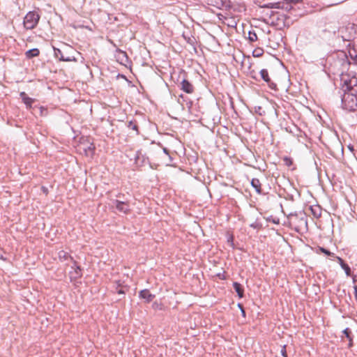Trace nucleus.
Here are the masks:
<instances>
[{"instance_id":"1","label":"nucleus","mask_w":357,"mask_h":357,"mask_svg":"<svg viewBox=\"0 0 357 357\" xmlns=\"http://www.w3.org/2000/svg\"><path fill=\"white\" fill-rule=\"evenodd\" d=\"M287 218L290 225L296 231L307 228V215L304 211H299L295 213H291L287 216Z\"/></svg>"},{"instance_id":"2","label":"nucleus","mask_w":357,"mask_h":357,"mask_svg":"<svg viewBox=\"0 0 357 357\" xmlns=\"http://www.w3.org/2000/svg\"><path fill=\"white\" fill-rule=\"evenodd\" d=\"M270 18L271 19L272 25L277 26L279 29H282L286 26L289 27L290 26L289 22H287L289 17L284 14L271 11L270 14Z\"/></svg>"},{"instance_id":"3","label":"nucleus","mask_w":357,"mask_h":357,"mask_svg":"<svg viewBox=\"0 0 357 357\" xmlns=\"http://www.w3.org/2000/svg\"><path fill=\"white\" fill-rule=\"evenodd\" d=\"M342 107L349 111H354L357 107V93L349 91L342 98Z\"/></svg>"},{"instance_id":"4","label":"nucleus","mask_w":357,"mask_h":357,"mask_svg":"<svg viewBox=\"0 0 357 357\" xmlns=\"http://www.w3.org/2000/svg\"><path fill=\"white\" fill-rule=\"evenodd\" d=\"M40 20V15L34 11L29 12L24 18V26L26 29H34Z\"/></svg>"},{"instance_id":"5","label":"nucleus","mask_w":357,"mask_h":357,"mask_svg":"<svg viewBox=\"0 0 357 357\" xmlns=\"http://www.w3.org/2000/svg\"><path fill=\"white\" fill-rule=\"evenodd\" d=\"M112 207L115 208L119 213L128 214L131 211L129 200L111 199Z\"/></svg>"},{"instance_id":"6","label":"nucleus","mask_w":357,"mask_h":357,"mask_svg":"<svg viewBox=\"0 0 357 357\" xmlns=\"http://www.w3.org/2000/svg\"><path fill=\"white\" fill-rule=\"evenodd\" d=\"M208 4L218 9L229 8L231 7L229 0H208Z\"/></svg>"},{"instance_id":"7","label":"nucleus","mask_w":357,"mask_h":357,"mask_svg":"<svg viewBox=\"0 0 357 357\" xmlns=\"http://www.w3.org/2000/svg\"><path fill=\"white\" fill-rule=\"evenodd\" d=\"M259 73L261 78L268 84L271 89L275 90L277 89L276 84L271 81V78L269 77L268 72L266 69L261 70Z\"/></svg>"},{"instance_id":"8","label":"nucleus","mask_w":357,"mask_h":357,"mask_svg":"<svg viewBox=\"0 0 357 357\" xmlns=\"http://www.w3.org/2000/svg\"><path fill=\"white\" fill-rule=\"evenodd\" d=\"M181 89L186 93H192L195 88L188 79L183 78L181 82Z\"/></svg>"},{"instance_id":"9","label":"nucleus","mask_w":357,"mask_h":357,"mask_svg":"<svg viewBox=\"0 0 357 357\" xmlns=\"http://www.w3.org/2000/svg\"><path fill=\"white\" fill-rule=\"evenodd\" d=\"M344 84L347 86V89L353 93H357V78L356 77H352L349 81H345Z\"/></svg>"},{"instance_id":"10","label":"nucleus","mask_w":357,"mask_h":357,"mask_svg":"<svg viewBox=\"0 0 357 357\" xmlns=\"http://www.w3.org/2000/svg\"><path fill=\"white\" fill-rule=\"evenodd\" d=\"M20 96L23 102L26 105V108L30 109L32 107V103L35 101V99L29 97L24 91L20 93Z\"/></svg>"},{"instance_id":"11","label":"nucleus","mask_w":357,"mask_h":357,"mask_svg":"<svg viewBox=\"0 0 357 357\" xmlns=\"http://www.w3.org/2000/svg\"><path fill=\"white\" fill-rule=\"evenodd\" d=\"M337 261L339 263L342 268L344 271L347 275H351V271L349 266L344 262V261L340 257H335Z\"/></svg>"},{"instance_id":"12","label":"nucleus","mask_w":357,"mask_h":357,"mask_svg":"<svg viewBox=\"0 0 357 357\" xmlns=\"http://www.w3.org/2000/svg\"><path fill=\"white\" fill-rule=\"evenodd\" d=\"M251 185L258 194H265L261 189V183L259 179L254 178L251 181Z\"/></svg>"},{"instance_id":"13","label":"nucleus","mask_w":357,"mask_h":357,"mask_svg":"<svg viewBox=\"0 0 357 357\" xmlns=\"http://www.w3.org/2000/svg\"><path fill=\"white\" fill-rule=\"evenodd\" d=\"M146 160V158L144 155L142 154L141 151H137L136 152L135 156V161L136 165L139 166H142L145 161Z\"/></svg>"},{"instance_id":"14","label":"nucleus","mask_w":357,"mask_h":357,"mask_svg":"<svg viewBox=\"0 0 357 357\" xmlns=\"http://www.w3.org/2000/svg\"><path fill=\"white\" fill-rule=\"evenodd\" d=\"M58 257L60 261L64 262L68 261H73V258L66 251L61 250L58 253Z\"/></svg>"},{"instance_id":"15","label":"nucleus","mask_w":357,"mask_h":357,"mask_svg":"<svg viewBox=\"0 0 357 357\" xmlns=\"http://www.w3.org/2000/svg\"><path fill=\"white\" fill-rule=\"evenodd\" d=\"M298 0H284L282 1V5L280 6V9L285 10L287 11H289L292 9V3H297Z\"/></svg>"},{"instance_id":"16","label":"nucleus","mask_w":357,"mask_h":357,"mask_svg":"<svg viewBox=\"0 0 357 357\" xmlns=\"http://www.w3.org/2000/svg\"><path fill=\"white\" fill-rule=\"evenodd\" d=\"M139 297L144 300V302L149 303L155 297L154 295L150 294V291H139Z\"/></svg>"},{"instance_id":"17","label":"nucleus","mask_w":357,"mask_h":357,"mask_svg":"<svg viewBox=\"0 0 357 357\" xmlns=\"http://www.w3.org/2000/svg\"><path fill=\"white\" fill-rule=\"evenodd\" d=\"M40 50L38 48H33L31 50H29L25 52V56L28 59H31L33 57H36L39 56Z\"/></svg>"},{"instance_id":"18","label":"nucleus","mask_w":357,"mask_h":357,"mask_svg":"<svg viewBox=\"0 0 357 357\" xmlns=\"http://www.w3.org/2000/svg\"><path fill=\"white\" fill-rule=\"evenodd\" d=\"M343 334L345 338L348 340V347L351 348L353 347V336L351 335V331L349 328H346L343 331Z\"/></svg>"},{"instance_id":"19","label":"nucleus","mask_w":357,"mask_h":357,"mask_svg":"<svg viewBox=\"0 0 357 357\" xmlns=\"http://www.w3.org/2000/svg\"><path fill=\"white\" fill-rule=\"evenodd\" d=\"M311 212L313 216L316 218H319L321 215V209L319 206H310Z\"/></svg>"},{"instance_id":"20","label":"nucleus","mask_w":357,"mask_h":357,"mask_svg":"<svg viewBox=\"0 0 357 357\" xmlns=\"http://www.w3.org/2000/svg\"><path fill=\"white\" fill-rule=\"evenodd\" d=\"M281 5H282V1H278V2H275V3H269L265 4L262 6V8L280 9Z\"/></svg>"},{"instance_id":"21","label":"nucleus","mask_w":357,"mask_h":357,"mask_svg":"<svg viewBox=\"0 0 357 357\" xmlns=\"http://www.w3.org/2000/svg\"><path fill=\"white\" fill-rule=\"evenodd\" d=\"M318 250L321 252V253H323L327 256H329V257H333L334 258H335V253L333 252H331L329 250L325 248H323V247H318Z\"/></svg>"},{"instance_id":"22","label":"nucleus","mask_w":357,"mask_h":357,"mask_svg":"<svg viewBox=\"0 0 357 357\" xmlns=\"http://www.w3.org/2000/svg\"><path fill=\"white\" fill-rule=\"evenodd\" d=\"M73 266L72 268H75V273L76 276L80 277L82 275V268L79 266H77V262L74 260Z\"/></svg>"},{"instance_id":"23","label":"nucleus","mask_w":357,"mask_h":357,"mask_svg":"<svg viewBox=\"0 0 357 357\" xmlns=\"http://www.w3.org/2000/svg\"><path fill=\"white\" fill-rule=\"evenodd\" d=\"M128 128L130 129H132L133 130H135L137 135L139 134V132L138 130V126L137 125L136 122L130 121L128 123Z\"/></svg>"},{"instance_id":"24","label":"nucleus","mask_w":357,"mask_h":357,"mask_svg":"<svg viewBox=\"0 0 357 357\" xmlns=\"http://www.w3.org/2000/svg\"><path fill=\"white\" fill-rule=\"evenodd\" d=\"M152 308L154 310H164L165 306L162 303L155 301L153 303Z\"/></svg>"},{"instance_id":"25","label":"nucleus","mask_w":357,"mask_h":357,"mask_svg":"<svg viewBox=\"0 0 357 357\" xmlns=\"http://www.w3.org/2000/svg\"><path fill=\"white\" fill-rule=\"evenodd\" d=\"M257 33L252 31H250L248 32V40L250 42L252 43V42H255V41H257Z\"/></svg>"},{"instance_id":"26","label":"nucleus","mask_w":357,"mask_h":357,"mask_svg":"<svg viewBox=\"0 0 357 357\" xmlns=\"http://www.w3.org/2000/svg\"><path fill=\"white\" fill-rule=\"evenodd\" d=\"M59 61H76L77 59L75 58V56H61V57H59Z\"/></svg>"},{"instance_id":"27","label":"nucleus","mask_w":357,"mask_h":357,"mask_svg":"<svg viewBox=\"0 0 357 357\" xmlns=\"http://www.w3.org/2000/svg\"><path fill=\"white\" fill-rule=\"evenodd\" d=\"M213 277L218 278L219 280H226L227 279L226 272L222 271V273L221 272L218 273L215 275H214Z\"/></svg>"},{"instance_id":"28","label":"nucleus","mask_w":357,"mask_h":357,"mask_svg":"<svg viewBox=\"0 0 357 357\" xmlns=\"http://www.w3.org/2000/svg\"><path fill=\"white\" fill-rule=\"evenodd\" d=\"M54 49V56L59 60V57H61V56H63L62 54V52L60 49L56 47H53Z\"/></svg>"},{"instance_id":"29","label":"nucleus","mask_w":357,"mask_h":357,"mask_svg":"<svg viewBox=\"0 0 357 357\" xmlns=\"http://www.w3.org/2000/svg\"><path fill=\"white\" fill-rule=\"evenodd\" d=\"M283 161L284 162V165L287 167H290L293 164L292 159L287 156L283 158Z\"/></svg>"},{"instance_id":"30","label":"nucleus","mask_w":357,"mask_h":357,"mask_svg":"<svg viewBox=\"0 0 357 357\" xmlns=\"http://www.w3.org/2000/svg\"><path fill=\"white\" fill-rule=\"evenodd\" d=\"M250 76L252 79H255V81H259V77L257 75L256 72L254 70H252L250 71Z\"/></svg>"},{"instance_id":"31","label":"nucleus","mask_w":357,"mask_h":357,"mask_svg":"<svg viewBox=\"0 0 357 357\" xmlns=\"http://www.w3.org/2000/svg\"><path fill=\"white\" fill-rule=\"evenodd\" d=\"M94 150H95V146H94V144H93V143L90 144L87 146V148H85V149H84V151H85L86 152L89 151V152H91V153H93Z\"/></svg>"},{"instance_id":"32","label":"nucleus","mask_w":357,"mask_h":357,"mask_svg":"<svg viewBox=\"0 0 357 357\" xmlns=\"http://www.w3.org/2000/svg\"><path fill=\"white\" fill-rule=\"evenodd\" d=\"M262 55V50L259 49L258 50H255L253 52V56L255 57H259Z\"/></svg>"},{"instance_id":"33","label":"nucleus","mask_w":357,"mask_h":357,"mask_svg":"<svg viewBox=\"0 0 357 357\" xmlns=\"http://www.w3.org/2000/svg\"><path fill=\"white\" fill-rule=\"evenodd\" d=\"M233 286H234V290H242L241 289V284H239L238 282H234L232 283Z\"/></svg>"},{"instance_id":"34","label":"nucleus","mask_w":357,"mask_h":357,"mask_svg":"<svg viewBox=\"0 0 357 357\" xmlns=\"http://www.w3.org/2000/svg\"><path fill=\"white\" fill-rule=\"evenodd\" d=\"M116 199H121V200H128L127 199L125 198V195L123 194V193H119L116 195Z\"/></svg>"},{"instance_id":"35","label":"nucleus","mask_w":357,"mask_h":357,"mask_svg":"<svg viewBox=\"0 0 357 357\" xmlns=\"http://www.w3.org/2000/svg\"><path fill=\"white\" fill-rule=\"evenodd\" d=\"M281 354L283 357H287V354L286 351V346H283L281 349Z\"/></svg>"},{"instance_id":"36","label":"nucleus","mask_w":357,"mask_h":357,"mask_svg":"<svg viewBox=\"0 0 357 357\" xmlns=\"http://www.w3.org/2000/svg\"><path fill=\"white\" fill-rule=\"evenodd\" d=\"M353 282L354 284V290H357V275H355L353 278Z\"/></svg>"},{"instance_id":"37","label":"nucleus","mask_w":357,"mask_h":357,"mask_svg":"<svg viewBox=\"0 0 357 357\" xmlns=\"http://www.w3.org/2000/svg\"><path fill=\"white\" fill-rule=\"evenodd\" d=\"M118 52H119V53L121 55H122V56H123V57H125L126 59H128L127 54H126V52L122 51V50H119Z\"/></svg>"},{"instance_id":"38","label":"nucleus","mask_w":357,"mask_h":357,"mask_svg":"<svg viewBox=\"0 0 357 357\" xmlns=\"http://www.w3.org/2000/svg\"><path fill=\"white\" fill-rule=\"evenodd\" d=\"M40 115L43 116L44 114V112H47V109H45V107H40Z\"/></svg>"},{"instance_id":"39","label":"nucleus","mask_w":357,"mask_h":357,"mask_svg":"<svg viewBox=\"0 0 357 357\" xmlns=\"http://www.w3.org/2000/svg\"><path fill=\"white\" fill-rule=\"evenodd\" d=\"M238 307L241 310V312H242L243 316L245 317V310H243V305L241 304H238Z\"/></svg>"},{"instance_id":"40","label":"nucleus","mask_w":357,"mask_h":357,"mask_svg":"<svg viewBox=\"0 0 357 357\" xmlns=\"http://www.w3.org/2000/svg\"><path fill=\"white\" fill-rule=\"evenodd\" d=\"M162 150H163V152H164L165 154H167V155H169V151L167 148H163V149H162Z\"/></svg>"},{"instance_id":"41","label":"nucleus","mask_w":357,"mask_h":357,"mask_svg":"<svg viewBox=\"0 0 357 357\" xmlns=\"http://www.w3.org/2000/svg\"><path fill=\"white\" fill-rule=\"evenodd\" d=\"M239 298H242L243 296V291H236Z\"/></svg>"},{"instance_id":"42","label":"nucleus","mask_w":357,"mask_h":357,"mask_svg":"<svg viewBox=\"0 0 357 357\" xmlns=\"http://www.w3.org/2000/svg\"><path fill=\"white\" fill-rule=\"evenodd\" d=\"M257 226H258L257 223H252V224L250 225V227L254 228V229H257Z\"/></svg>"},{"instance_id":"43","label":"nucleus","mask_w":357,"mask_h":357,"mask_svg":"<svg viewBox=\"0 0 357 357\" xmlns=\"http://www.w3.org/2000/svg\"><path fill=\"white\" fill-rule=\"evenodd\" d=\"M273 222L274 224H279V219H277V220L273 219Z\"/></svg>"},{"instance_id":"44","label":"nucleus","mask_w":357,"mask_h":357,"mask_svg":"<svg viewBox=\"0 0 357 357\" xmlns=\"http://www.w3.org/2000/svg\"><path fill=\"white\" fill-rule=\"evenodd\" d=\"M42 189L44 192L47 193V189L45 187H43Z\"/></svg>"},{"instance_id":"45","label":"nucleus","mask_w":357,"mask_h":357,"mask_svg":"<svg viewBox=\"0 0 357 357\" xmlns=\"http://www.w3.org/2000/svg\"><path fill=\"white\" fill-rule=\"evenodd\" d=\"M228 241H229H229H231V243H233V236H230V237L229 238V239H228Z\"/></svg>"},{"instance_id":"46","label":"nucleus","mask_w":357,"mask_h":357,"mask_svg":"<svg viewBox=\"0 0 357 357\" xmlns=\"http://www.w3.org/2000/svg\"><path fill=\"white\" fill-rule=\"evenodd\" d=\"M354 296L356 299L357 300V291H354Z\"/></svg>"},{"instance_id":"47","label":"nucleus","mask_w":357,"mask_h":357,"mask_svg":"<svg viewBox=\"0 0 357 357\" xmlns=\"http://www.w3.org/2000/svg\"><path fill=\"white\" fill-rule=\"evenodd\" d=\"M261 107H259V109H257V111H259V109H261Z\"/></svg>"},{"instance_id":"48","label":"nucleus","mask_w":357,"mask_h":357,"mask_svg":"<svg viewBox=\"0 0 357 357\" xmlns=\"http://www.w3.org/2000/svg\"><path fill=\"white\" fill-rule=\"evenodd\" d=\"M261 107H259V109H257V111H259V109H261Z\"/></svg>"}]
</instances>
